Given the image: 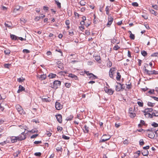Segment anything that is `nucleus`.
Returning <instances> with one entry per match:
<instances>
[{"label": "nucleus", "mask_w": 158, "mask_h": 158, "mask_svg": "<svg viewBox=\"0 0 158 158\" xmlns=\"http://www.w3.org/2000/svg\"><path fill=\"white\" fill-rule=\"evenodd\" d=\"M56 76V74H54L52 73H50L48 76V77L50 78H52L55 77Z\"/></svg>", "instance_id": "23"}, {"label": "nucleus", "mask_w": 158, "mask_h": 158, "mask_svg": "<svg viewBox=\"0 0 158 158\" xmlns=\"http://www.w3.org/2000/svg\"><path fill=\"white\" fill-rule=\"evenodd\" d=\"M4 52L6 55H9L10 53V51L9 50L6 49L4 51Z\"/></svg>", "instance_id": "38"}, {"label": "nucleus", "mask_w": 158, "mask_h": 158, "mask_svg": "<svg viewBox=\"0 0 158 158\" xmlns=\"http://www.w3.org/2000/svg\"><path fill=\"white\" fill-rule=\"evenodd\" d=\"M57 130L58 131H61L62 130V128L59 126H58L57 127Z\"/></svg>", "instance_id": "58"}, {"label": "nucleus", "mask_w": 158, "mask_h": 158, "mask_svg": "<svg viewBox=\"0 0 158 158\" xmlns=\"http://www.w3.org/2000/svg\"><path fill=\"white\" fill-rule=\"evenodd\" d=\"M34 143L35 144H38L40 143H42V141H35L34 142Z\"/></svg>", "instance_id": "57"}, {"label": "nucleus", "mask_w": 158, "mask_h": 158, "mask_svg": "<svg viewBox=\"0 0 158 158\" xmlns=\"http://www.w3.org/2000/svg\"><path fill=\"white\" fill-rule=\"evenodd\" d=\"M38 131V130L36 129H32V130L30 132L32 133H34L35 132H37Z\"/></svg>", "instance_id": "63"}, {"label": "nucleus", "mask_w": 158, "mask_h": 158, "mask_svg": "<svg viewBox=\"0 0 158 158\" xmlns=\"http://www.w3.org/2000/svg\"><path fill=\"white\" fill-rule=\"evenodd\" d=\"M144 73L148 75L153 74L152 71H149L146 69H143Z\"/></svg>", "instance_id": "13"}, {"label": "nucleus", "mask_w": 158, "mask_h": 158, "mask_svg": "<svg viewBox=\"0 0 158 158\" xmlns=\"http://www.w3.org/2000/svg\"><path fill=\"white\" fill-rule=\"evenodd\" d=\"M56 3L57 4L58 8H61V3L59 2L58 1L55 0V1Z\"/></svg>", "instance_id": "33"}, {"label": "nucleus", "mask_w": 158, "mask_h": 158, "mask_svg": "<svg viewBox=\"0 0 158 158\" xmlns=\"http://www.w3.org/2000/svg\"><path fill=\"white\" fill-rule=\"evenodd\" d=\"M69 76L72 78H73L75 80H77L78 79V77L76 76L72 73L69 74Z\"/></svg>", "instance_id": "20"}, {"label": "nucleus", "mask_w": 158, "mask_h": 158, "mask_svg": "<svg viewBox=\"0 0 158 158\" xmlns=\"http://www.w3.org/2000/svg\"><path fill=\"white\" fill-rule=\"evenodd\" d=\"M129 32H130L131 33L130 34V39H132V40H134L135 39V35H134L133 34H132V33H131V31H129Z\"/></svg>", "instance_id": "29"}, {"label": "nucleus", "mask_w": 158, "mask_h": 158, "mask_svg": "<svg viewBox=\"0 0 158 158\" xmlns=\"http://www.w3.org/2000/svg\"><path fill=\"white\" fill-rule=\"evenodd\" d=\"M23 52L26 53H29L30 52V51L29 50L27 49H23Z\"/></svg>", "instance_id": "50"}, {"label": "nucleus", "mask_w": 158, "mask_h": 158, "mask_svg": "<svg viewBox=\"0 0 158 158\" xmlns=\"http://www.w3.org/2000/svg\"><path fill=\"white\" fill-rule=\"evenodd\" d=\"M151 56L152 57L155 56L158 57V52H155L152 53L151 55Z\"/></svg>", "instance_id": "39"}, {"label": "nucleus", "mask_w": 158, "mask_h": 158, "mask_svg": "<svg viewBox=\"0 0 158 158\" xmlns=\"http://www.w3.org/2000/svg\"><path fill=\"white\" fill-rule=\"evenodd\" d=\"M152 126L154 127H158V124L155 122H153L152 124Z\"/></svg>", "instance_id": "54"}, {"label": "nucleus", "mask_w": 158, "mask_h": 158, "mask_svg": "<svg viewBox=\"0 0 158 158\" xmlns=\"http://www.w3.org/2000/svg\"><path fill=\"white\" fill-rule=\"evenodd\" d=\"M144 115L146 117L148 118H153L152 115V114H151L150 113H145L144 114Z\"/></svg>", "instance_id": "16"}, {"label": "nucleus", "mask_w": 158, "mask_h": 158, "mask_svg": "<svg viewBox=\"0 0 158 158\" xmlns=\"http://www.w3.org/2000/svg\"><path fill=\"white\" fill-rule=\"evenodd\" d=\"M154 89L150 90L148 91V93L150 94H152L154 93Z\"/></svg>", "instance_id": "64"}, {"label": "nucleus", "mask_w": 158, "mask_h": 158, "mask_svg": "<svg viewBox=\"0 0 158 158\" xmlns=\"http://www.w3.org/2000/svg\"><path fill=\"white\" fill-rule=\"evenodd\" d=\"M140 124H141V125H145V122L144 120H141L140 121Z\"/></svg>", "instance_id": "61"}, {"label": "nucleus", "mask_w": 158, "mask_h": 158, "mask_svg": "<svg viewBox=\"0 0 158 158\" xmlns=\"http://www.w3.org/2000/svg\"><path fill=\"white\" fill-rule=\"evenodd\" d=\"M19 152H16L14 153V155L15 157H16L18 156V155L19 154Z\"/></svg>", "instance_id": "62"}, {"label": "nucleus", "mask_w": 158, "mask_h": 158, "mask_svg": "<svg viewBox=\"0 0 158 158\" xmlns=\"http://www.w3.org/2000/svg\"><path fill=\"white\" fill-rule=\"evenodd\" d=\"M150 12L152 14L154 15H156L157 14V12L155 11L154 10L151 9L149 10Z\"/></svg>", "instance_id": "26"}, {"label": "nucleus", "mask_w": 158, "mask_h": 158, "mask_svg": "<svg viewBox=\"0 0 158 158\" xmlns=\"http://www.w3.org/2000/svg\"><path fill=\"white\" fill-rule=\"evenodd\" d=\"M144 142L143 140V139H140L139 141V144L141 146H142L144 145Z\"/></svg>", "instance_id": "37"}, {"label": "nucleus", "mask_w": 158, "mask_h": 158, "mask_svg": "<svg viewBox=\"0 0 158 158\" xmlns=\"http://www.w3.org/2000/svg\"><path fill=\"white\" fill-rule=\"evenodd\" d=\"M148 151L147 150H143L142 151V153L143 156H147L148 154Z\"/></svg>", "instance_id": "15"}, {"label": "nucleus", "mask_w": 158, "mask_h": 158, "mask_svg": "<svg viewBox=\"0 0 158 158\" xmlns=\"http://www.w3.org/2000/svg\"><path fill=\"white\" fill-rule=\"evenodd\" d=\"M114 91L112 90L111 89H109L107 94L110 95H112L113 94Z\"/></svg>", "instance_id": "35"}, {"label": "nucleus", "mask_w": 158, "mask_h": 158, "mask_svg": "<svg viewBox=\"0 0 158 158\" xmlns=\"http://www.w3.org/2000/svg\"><path fill=\"white\" fill-rule=\"evenodd\" d=\"M115 68H111L109 72V74L110 77L112 78H113V74L115 70Z\"/></svg>", "instance_id": "9"}, {"label": "nucleus", "mask_w": 158, "mask_h": 158, "mask_svg": "<svg viewBox=\"0 0 158 158\" xmlns=\"http://www.w3.org/2000/svg\"><path fill=\"white\" fill-rule=\"evenodd\" d=\"M8 143H9V142H8L7 141H4L0 143V144L3 145Z\"/></svg>", "instance_id": "56"}, {"label": "nucleus", "mask_w": 158, "mask_h": 158, "mask_svg": "<svg viewBox=\"0 0 158 158\" xmlns=\"http://www.w3.org/2000/svg\"><path fill=\"white\" fill-rule=\"evenodd\" d=\"M18 140L17 137H12L11 138V142L12 143H15L17 141V140Z\"/></svg>", "instance_id": "22"}, {"label": "nucleus", "mask_w": 158, "mask_h": 158, "mask_svg": "<svg viewBox=\"0 0 158 158\" xmlns=\"http://www.w3.org/2000/svg\"><path fill=\"white\" fill-rule=\"evenodd\" d=\"M84 127L85 129V130H84V132L88 133L89 131V127L86 125H85Z\"/></svg>", "instance_id": "24"}, {"label": "nucleus", "mask_w": 158, "mask_h": 158, "mask_svg": "<svg viewBox=\"0 0 158 158\" xmlns=\"http://www.w3.org/2000/svg\"><path fill=\"white\" fill-rule=\"evenodd\" d=\"M69 34L70 35H73L74 34L73 31L72 30L69 31Z\"/></svg>", "instance_id": "51"}, {"label": "nucleus", "mask_w": 158, "mask_h": 158, "mask_svg": "<svg viewBox=\"0 0 158 158\" xmlns=\"http://www.w3.org/2000/svg\"><path fill=\"white\" fill-rule=\"evenodd\" d=\"M73 115H70L68 117L66 118V120L68 121V120H71L73 118Z\"/></svg>", "instance_id": "32"}, {"label": "nucleus", "mask_w": 158, "mask_h": 158, "mask_svg": "<svg viewBox=\"0 0 158 158\" xmlns=\"http://www.w3.org/2000/svg\"><path fill=\"white\" fill-rule=\"evenodd\" d=\"M10 65V64H4V67L6 68H9Z\"/></svg>", "instance_id": "53"}, {"label": "nucleus", "mask_w": 158, "mask_h": 158, "mask_svg": "<svg viewBox=\"0 0 158 158\" xmlns=\"http://www.w3.org/2000/svg\"><path fill=\"white\" fill-rule=\"evenodd\" d=\"M56 117L57 120V121L60 123H61L62 122V116L60 114H58L56 115Z\"/></svg>", "instance_id": "8"}, {"label": "nucleus", "mask_w": 158, "mask_h": 158, "mask_svg": "<svg viewBox=\"0 0 158 158\" xmlns=\"http://www.w3.org/2000/svg\"><path fill=\"white\" fill-rule=\"evenodd\" d=\"M65 86L67 88H69L71 86V84L70 83H66L65 84Z\"/></svg>", "instance_id": "49"}, {"label": "nucleus", "mask_w": 158, "mask_h": 158, "mask_svg": "<svg viewBox=\"0 0 158 158\" xmlns=\"http://www.w3.org/2000/svg\"><path fill=\"white\" fill-rule=\"evenodd\" d=\"M117 40L114 38L113 39H112L111 40V42L112 43L114 44L117 43V44H119V42L117 43L116 42Z\"/></svg>", "instance_id": "36"}, {"label": "nucleus", "mask_w": 158, "mask_h": 158, "mask_svg": "<svg viewBox=\"0 0 158 158\" xmlns=\"http://www.w3.org/2000/svg\"><path fill=\"white\" fill-rule=\"evenodd\" d=\"M3 103H1L0 105V110H1L2 111L4 109V108L3 107Z\"/></svg>", "instance_id": "55"}, {"label": "nucleus", "mask_w": 158, "mask_h": 158, "mask_svg": "<svg viewBox=\"0 0 158 158\" xmlns=\"http://www.w3.org/2000/svg\"><path fill=\"white\" fill-rule=\"evenodd\" d=\"M117 85L115 86V90L117 91H119L121 90L122 89V86L121 85V84L119 83H117Z\"/></svg>", "instance_id": "5"}, {"label": "nucleus", "mask_w": 158, "mask_h": 158, "mask_svg": "<svg viewBox=\"0 0 158 158\" xmlns=\"http://www.w3.org/2000/svg\"><path fill=\"white\" fill-rule=\"evenodd\" d=\"M108 60L107 63V66L109 67H110L112 65V62L109 60V59Z\"/></svg>", "instance_id": "28"}, {"label": "nucleus", "mask_w": 158, "mask_h": 158, "mask_svg": "<svg viewBox=\"0 0 158 158\" xmlns=\"http://www.w3.org/2000/svg\"><path fill=\"white\" fill-rule=\"evenodd\" d=\"M25 80V79L23 77H20L18 78L17 81L19 82H23Z\"/></svg>", "instance_id": "30"}, {"label": "nucleus", "mask_w": 158, "mask_h": 158, "mask_svg": "<svg viewBox=\"0 0 158 158\" xmlns=\"http://www.w3.org/2000/svg\"><path fill=\"white\" fill-rule=\"evenodd\" d=\"M143 112L144 113H149V110L148 108H146Z\"/></svg>", "instance_id": "44"}, {"label": "nucleus", "mask_w": 158, "mask_h": 158, "mask_svg": "<svg viewBox=\"0 0 158 158\" xmlns=\"http://www.w3.org/2000/svg\"><path fill=\"white\" fill-rule=\"evenodd\" d=\"M20 9V6H18L16 7L15 8L14 10V12H16L17 11H18Z\"/></svg>", "instance_id": "45"}, {"label": "nucleus", "mask_w": 158, "mask_h": 158, "mask_svg": "<svg viewBox=\"0 0 158 158\" xmlns=\"http://www.w3.org/2000/svg\"><path fill=\"white\" fill-rule=\"evenodd\" d=\"M126 85H127L126 88L128 89H131V83L130 84H128V85L126 84Z\"/></svg>", "instance_id": "41"}, {"label": "nucleus", "mask_w": 158, "mask_h": 158, "mask_svg": "<svg viewBox=\"0 0 158 158\" xmlns=\"http://www.w3.org/2000/svg\"><path fill=\"white\" fill-rule=\"evenodd\" d=\"M61 82L58 80H56L54 81L53 82V85L51 86V87L53 88H55L56 89L60 85Z\"/></svg>", "instance_id": "1"}, {"label": "nucleus", "mask_w": 158, "mask_h": 158, "mask_svg": "<svg viewBox=\"0 0 158 158\" xmlns=\"http://www.w3.org/2000/svg\"><path fill=\"white\" fill-rule=\"evenodd\" d=\"M34 155L36 156H40L41 155V153L40 152H36L35 153Z\"/></svg>", "instance_id": "48"}, {"label": "nucleus", "mask_w": 158, "mask_h": 158, "mask_svg": "<svg viewBox=\"0 0 158 158\" xmlns=\"http://www.w3.org/2000/svg\"><path fill=\"white\" fill-rule=\"evenodd\" d=\"M114 20V19L111 16H109L108 18V22L107 24L108 27H110Z\"/></svg>", "instance_id": "6"}, {"label": "nucleus", "mask_w": 158, "mask_h": 158, "mask_svg": "<svg viewBox=\"0 0 158 158\" xmlns=\"http://www.w3.org/2000/svg\"><path fill=\"white\" fill-rule=\"evenodd\" d=\"M15 107L18 111L20 114H25V112L24 111L23 109L19 105H17Z\"/></svg>", "instance_id": "2"}, {"label": "nucleus", "mask_w": 158, "mask_h": 158, "mask_svg": "<svg viewBox=\"0 0 158 158\" xmlns=\"http://www.w3.org/2000/svg\"><path fill=\"white\" fill-rule=\"evenodd\" d=\"M132 109L131 108H130L129 109V113L130 114V116L131 117L134 118L136 116L135 114L134 113H133L132 110Z\"/></svg>", "instance_id": "11"}, {"label": "nucleus", "mask_w": 158, "mask_h": 158, "mask_svg": "<svg viewBox=\"0 0 158 158\" xmlns=\"http://www.w3.org/2000/svg\"><path fill=\"white\" fill-rule=\"evenodd\" d=\"M132 5L134 6H138V3L136 2H134L132 3Z\"/></svg>", "instance_id": "52"}, {"label": "nucleus", "mask_w": 158, "mask_h": 158, "mask_svg": "<svg viewBox=\"0 0 158 158\" xmlns=\"http://www.w3.org/2000/svg\"><path fill=\"white\" fill-rule=\"evenodd\" d=\"M117 76L116 77V79L117 81L120 80L121 79V75L119 72H117Z\"/></svg>", "instance_id": "25"}, {"label": "nucleus", "mask_w": 158, "mask_h": 158, "mask_svg": "<svg viewBox=\"0 0 158 158\" xmlns=\"http://www.w3.org/2000/svg\"><path fill=\"white\" fill-rule=\"evenodd\" d=\"M120 47L118 45H116L114 47L113 49L115 50H117L120 48Z\"/></svg>", "instance_id": "42"}, {"label": "nucleus", "mask_w": 158, "mask_h": 158, "mask_svg": "<svg viewBox=\"0 0 158 158\" xmlns=\"http://www.w3.org/2000/svg\"><path fill=\"white\" fill-rule=\"evenodd\" d=\"M147 105L148 106L152 107L155 105V103H153L148 102Z\"/></svg>", "instance_id": "31"}, {"label": "nucleus", "mask_w": 158, "mask_h": 158, "mask_svg": "<svg viewBox=\"0 0 158 158\" xmlns=\"http://www.w3.org/2000/svg\"><path fill=\"white\" fill-rule=\"evenodd\" d=\"M56 146V150L57 151V152L60 151L61 152L62 151L61 146L58 143L57 144Z\"/></svg>", "instance_id": "14"}, {"label": "nucleus", "mask_w": 158, "mask_h": 158, "mask_svg": "<svg viewBox=\"0 0 158 158\" xmlns=\"http://www.w3.org/2000/svg\"><path fill=\"white\" fill-rule=\"evenodd\" d=\"M80 4L81 6H84L85 5L86 2L84 0H82L80 2Z\"/></svg>", "instance_id": "27"}, {"label": "nucleus", "mask_w": 158, "mask_h": 158, "mask_svg": "<svg viewBox=\"0 0 158 158\" xmlns=\"http://www.w3.org/2000/svg\"><path fill=\"white\" fill-rule=\"evenodd\" d=\"M152 116H158V111L156 110H154L153 111V112H152Z\"/></svg>", "instance_id": "19"}, {"label": "nucleus", "mask_w": 158, "mask_h": 158, "mask_svg": "<svg viewBox=\"0 0 158 158\" xmlns=\"http://www.w3.org/2000/svg\"><path fill=\"white\" fill-rule=\"evenodd\" d=\"M89 74L90 75H89V78L91 79H96L97 78V76H95V75H94L93 73H89Z\"/></svg>", "instance_id": "17"}, {"label": "nucleus", "mask_w": 158, "mask_h": 158, "mask_svg": "<svg viewBox=\"0 0 158 158\" xmlns=\"http://www.w3.org/2000/svg\"><path fill=\"white\" fill-rule=\"evenodd\" d=\"M55 107L57 110H60L62 108V105L59 102H56L55 103Z\"/></svg>", "instance_id": "7"}, {"label": "nucleus", "mask_w": 158, "mask_h": 158, "mask_svg": "<svg viewBox=\"0 0 158 158\" xmlns=\"http://www.w3.org/2000/svg\"><path fill=\"white\" fill-rule=\"evenodd\" d=\"M110 138V137L106 135H104L102 137L101 140H100V143L104 142L108 140Z\"/></svg>", "instance_id": "4"}, {"label": "nucleus", "mask_w": 158, "mask_h": 158, "mask_svg": "<svg viewBox=\"0 0 158 158\" xmlns=\"http://www.w3.org/2000/svg\"><path fill=\"white\" fill-rule=\"evenodd\" d=\"M38 134H34V135H32L31 137V139H33V138H36L38 135Z\"/></svg>", "instance_id": "59"}, {"label": "nucleus", "mask_w": 158, "mask_h": 158, "mask_svg": "<svg viewBox=\"0 0 158 158\" xmlns=\"http://www.w3.org/2000/svg\"><path fill=\"white\" fill-rule=\"evenodd\" d=\"M25 90V88L22 86L21 85H20L19 86V89L17 91V93H19L21 92L24 91Z\"/></svg>", "instance_id": "12"}, {"label": "nucleus", "mask_w": 158, "mask_h": 158, "mask_svg": "<svg viewBox=\"0 0 158 158\" xmlns=\"http://www.w3.org/2000/svg\"><path fill=\"white\" fill-rule=\"evenodd\" d=\"M25 131V129L23 132H22L21 135H19V136H17V138L19 140H22L25 139L26 138L25 135L24 134V132Z\"/></svg>", "instance_id": "3"}, {"label": "nucleus", "mask_w": 158, "mask_h": 158, "mask_svg": "<svg viewBox=\"0 0 158 158\" xmlns=\"http://www.w3.org/2000/svg\"><path fill=\"white\" fill-rule=\"evenodd\" d=\"M137 104L139 106L143 107V102H137Z\"/></svg>", "instance_id": "47"}, {"label": "nucleus", "mask_w": 158, "mask_h": 158, "mask_svg": "<svg viewBox=\"0 0 158 158\" xmlns=\"http://www.w3.org/2000/svg\"><path fill=\"white\" fill-rule=\"evenodd\" d=\"M95 60L97 61L100 60L101 59V57L100 56H96L95 57Z\"/></svg>", "instance_id": "43"}, {"label": "nucleus", "mask_w": 158, "mask_h": 158, "mask_svg": "<svg viewBox=\"0 0 158 158\" xmlns=\"http://www.w3.org/2000/svg\"><path fill=\"white\" fill-rule=\"evenodd\" d=\"M10 38L12 40H18V37L14 35H10Z\"/></svg>", "instance_id": "21"}, {"label": "nucleus", "mask_w": 158, "mask_h": 158, "mask_svg": "<svg viewBox=\"0 0 158 158\" xmlns=\"http://www.w3.org/2000/svg\"><path fill=\"white\" fill-rule=\"evenodd\" d=\"M37 77L38 78L40 79V80L42 81L44 80H45L46 78V74H42L41 75H37Z\"/></svg>", "instance_id": "10"}, {"label": "nucleus", "mask_w": 158, "mask_h": 158, "mask_svg": "<svg viewBox=\"0 0 158 158\" xmlns=\"http://www.w3.org/2000/svg\"><path fill=\"white\" fill-rule=\"evenodd\" d=\"M148 137L150 138H153L155 137V135L153 132H151L148 134Z\"/></svg>", "instance_id": "18"}, {"label": "nucleus", "mask_w": 158, "mask_h": 158, "mask_svg": "<svg viewBox=\"0 0 158 158\" xmlns=\"http://www.w3.org/2000/svg\"><path fill=\"white\" fill-rule=\"evenodd\" d=\"M141 53L142 55L144 56H145L147 54V53L144 50L141 51Z\"/></svg>", "instance_id": "34"}, {"label": "nucleus", "mask_w": 158, "mask_h": 158, "mask_svg": "<svg viewBox=\"0 0 158 158\" xmlns=\"http://www.w3.org/2000/svg\"><path fill=\"white\" fill-rule=\"evenodd\" d=\"M19 127H20V128L21 129H23L24 130V131H25V130H26V127L23 125L19 126Z\"/></svg>", "instance_id": "60"}, {"label": "nucleus", "mask_w": 158, "mask_h": 158, "mask_svg": "<svg viewBox=\"0 0 158 158\" xmlns=\"http://www.w3.org/2000/svg\"><path fill=\"white\" fill-rule=\"evenodd\" d=\"M106 14L107 15H109V8H108V6H106Z\"/></svg>", "instance_id": "46"}, {"label": "nucleus", "mask_w": 158, "mask_h": 158, "mask_svg": "<svg viewBox=\"0 0 158 158\" xmlns=\"http://www.w3.org/2000/svg\"><path fill=\"white\" fill-rule=\"evenodd\" d=\"M62 137L64 139H70V137H69L67 136L64 135H62Z\"/></svg>", "instance_id": "40"}]
</instances>
